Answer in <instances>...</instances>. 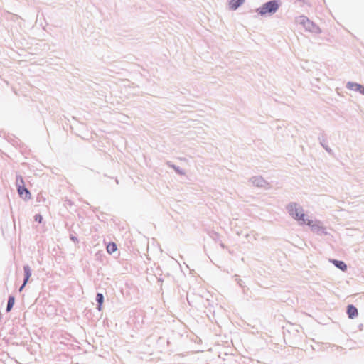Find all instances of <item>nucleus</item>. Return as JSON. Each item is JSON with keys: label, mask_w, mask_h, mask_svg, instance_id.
Instances as JSON below:
<instances>
[{"label": "nucleus", "mask_w": 364, "mask_h": 364, "mask_svg": "<svg viewBox=\"0 0 364 364\" xmlns=\"http://www.w3.org/2000/svg\"><path fill=\"white\" fill-rule=\"evenodd\" d=\"M289 211L290 215L299 221L300 225H306L314 230L321 228L319 221L310 219L308 215L304 213L303 210L297 207L296 205H290Z\"/></svg>", "instance_id": "f257e3e1"}, {"label": "nucleus", "mask_w": 364, "mask_h": 364, "mask_svg": "<svg viewBox=\"0 0 364 364\" xmlns=\"http://www.w3.org/2000/svg\"><path fill=\"white\" fill-rule=\"evenodd\" d=\"M279 7V3L277 0L270 1L264 4L261 7L257 9L258 13L263 16L267 14L275 13Z\"/></svg>", "instance_id": "f03ea898"}, {"label": "nucleus", "mask_w": 364, "mask_h": 364, "mask_svg": "<svg viewBox=\"0 0 364 364\" xmlns=\"http://www.w3.org/2000/svg\"><path fill=\"white\" fill-rule=\"evenodd\" d=\"M16 183L18 186V193L19 196L24 199H29L31 198V194L28 189L24 186L23 179L21 178L20 179H17Z\"/></svg>", "instance_id": "7ed1b4c3"}, {"label": "nucleus", "mask_w": 364, "mask_h": 364, "mask_svg": "<svg viewBox=\"0 0 364 364\" xmlns=\"http://www.w3.org/2000/svg\"><path fill=\"white\" fill-rule=\"evenodd\" d=\"M347 314L350 318L356 317L358 314L357 309L353 305L348 306Z\"/></svg>", "instance_id": "20e7f679"}, {"label": "nucleus", "mask_w": 364, "mask_h": 364, "mask_svg": "<svg viewBox=\"0 0 364 364\" xmlns=\"http://www.w3.org/2000/svg\"><path fill=\"white\" fill-rule=\"evenodd\" d=\"M245 0H230L229 2L230 8L232 10L237 9L244 3Z\"/></svg>", "instance_id": "39448f33"}, {"label": "nucleus", "mask_w": 364, "mask_h": 364, "mask_svg": "<svg viewBox=\"0 0 364 364\" xmlns=\"http://www.w3.org/2000/svg\"><path fill=\"white\" fill-rule=\"evenodd\" d=\"M24 272H25L26 278H25L23 285L20 288V291H21L23 289V288L24 287V286L26 285V284L27 283L28 280L29 279V278L31 275V269L28 266L24 267Z\"/></svg>", "instance_id": "423d86ee"}, {"label": "nucleus", "mask_w": 364, "mask_h": 364, "mask_svg": "<svg viewBox=\"0 0 364 364\" xmlns=\"http://www.w3.org/2000/svg\"><path fill=\"white\" fill-rule=\"evenodd\" d=\"M332 262L336 267L341 269L342 271H346L347 269V266L343 261L334 259L332 261Z\"/></svg>", "instance_id": "0eeeda50"}, {"label": "nucleus", "mask_w": 364, "mask_h": 364, "mask_svg": "<svg viewBox=\"0 0 364 364\" xmlns=\"http://www.w3.org/2000/svg\"><path fill=\"white\" fill-rule=\"evenodd\" d=\"M107 250L109 254L114 252L117 250V245L114 242H110L107 246Z\"/></svg>", "instance_id": "6e6552de"}, {"label": "nucleus", "mask_w": 364, "mask_h": 364, "mask_svg": "<svg viewBox=\"0 0 364 364\" xmlns=\"http://www.w3.org/2000/svg\"><path fill=\"white\" fill-rule=\"evenodd\" d=\"M349 87L352 90L359 91L360 93H362V90L364 88V87L361 86L359 84H350Z\"/></svg>", "instance_id": "1a4fd4ad"}, {"label": "nucleus", "mask_w": 364, "mask_h": 364, "mask_svg": "<svg viewBox=\"0 0 364 364\" xmlns=\"http://www.w3.org/2000/svg\"><path fill=\"white\" fill-rule=\"evenodd\" d=\"M14 301H15L14 297L10 296L9 299V301H8V304H7V309H6L7 311H9L11 309V308L13 307V306L14 304Z\"/></svg>", "instance_id": "9d476101"}, {"label": "nucleus", "mask_w": 364, "mask_h": 364, "mask_svg": "<svg viewBox=\"0 0 364 364\" xmlns=\"http://www.w3.org/2000/svg\"><path fill=\"white\" fill-rule=\"evenodd\" d=\"M97 301L99 304V306H98V309L99 310H101V306L102 304V302H103V295L100 293H98L97 294Z\"/></svg>", "instance_id": "9b49d317"}, {"label": "nucleus", "mask_w": 364, "mask_h": 364, "mask_svg": "<svg viewBox=\"0 0 364 364\" xmlns=\"http://www.w3.org/2000/svg\"><path fill=\"white\" fill-rule=\"evenodd\" d=\"M35 220L41 223L43 220V217L40 214L35 215Z\"/></svg>", "instance_id": "f8f14e48"}, {"label": "nucleus", "mask_w": 364, "mask_h": 364, "mask_svg": "<svg viewBox=\"0 0 364 364\" xmlns=\"http://www.w3.org/2000/svg\"><path fill=\"white\" fill-rule=\"evenodd\" d=\"M362 94L364 95V88L362 90Z\"/></svg>", "instance_id": "ddd939ff"}]
</instances>
